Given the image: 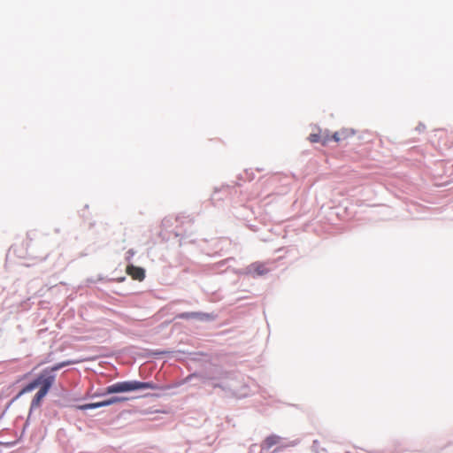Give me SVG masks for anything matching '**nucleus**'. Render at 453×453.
Here are the masks:
<instances>
[{"label":"nucleus","instance_id":"f257e3e1","mask_svg":"<svg viewBox=\"0 0 453 453\" xmlns=\"http://www.w3.org/2000/svg\"><path fill=\"white\" fill-rule=\"evenodd\" d=\"M156 389L157 386L152 382H142V381H122L112 384L105 388V391L102 395L108 394H115L120 392H128L138 389Z\"/></svg>","mask_w":453,"mask_h":453},{"label":"nucleus","instance_id":"f03ea898","mask_svg":"<svg viewBox=\"0 0 453 453\" xmlns=\"http://www.w3.org/2000/svg\"><path fill=\"white\" fill-rule=\"evenodd\" d=\"M75 363H76L75 361H65V362H63V363H60V364H58V365L52 366L50 369V371L48 369L44 370L35 380H33L32 382H30L27 386H25L20 390V392L19 393L18 395L19 396L23 394L31 392L38 386L42 387L48 377H55V375L51 374L50 372H56L64 366L70 365H73Z\"/></svg>","mask_w":453,"mask_h":453},{"label":"nucleus","instance_id":"7ed1b4c3","mask_svg":"<svg viewBox=\"0 0 453 453\" xmlns=\"http://www.w3.org/2000/svg\"><path fill=\"white\" fill-rule=\"evenodd\" d=\"M55 381V377H48L46 381L44 382V385L40 388L39 391L35 394L34 396L32 402H31V409L37 408L41 405V403L44 396L49 392L50 388L53 385Z\"/></svg>","mask_w":453,"mask_h":453},{"label":"nucleus","instance_id":"20e7f679","mask_svg":"<svg viewBox=\"0 0 453 453\" xmlns=\"http://www.w3.org/2000/svg\"><path fill=\"white\" fill-rule=\"evenodd\" d=\"M247 273L252 277L263 276L269 273V269L265 264L262 262H255L247 267Z\"/></svg>","mask_w":453,"mask_h":453},{"label":"nucleus","instance_id":"39448f33","mask_svg":"<svg viewBox=\"0 0 453 453\" xmlns=\"http://www.w3.org/2000/svg\"><path fill=\"white\" fill-rule=\"evenodd\" d=\"M126 272L133 280L142 281L145 278V271L142 267L129 265L127 266Z\"/></svg>","mask_w":453,"mask_h":453},{"label":"nucleus","instance_id":"423d86ee","mask_svg":"<svg viewBox=\"0 0 453 453\" xmlns=\"http://www.w3.org/2000/svg\"><path fill=\"white\" fill-rule=\"evenodd\" d=\"M280 441V437L275 434H272L265 438V440L263 441L262 447L264 449H269L275 444L279 443Z\"/></svg>","mask_w":453,"mask_h":453},{"label":"nucleus","instance_id":"0eeeda50","mask_svg":"<svg viewBox=\"0 0 453 453\" xmlns=\"http://www.w3.org/2000/svg\"><path fill=\"white\" fill-rule=\"evenodd\" d=\"M309 140L311 142H321L322 144H326L328 141L330 140L329 137H324L321 139L320 135L318 134H311L309 136Z\"/></svg>","mask_w":453,"mask_h":453},{"label":"nucleus","instance_id":"6e6552de","mask_svg":"<svg viewBox=\"0 0 453 453\" xmlns=\"http://www.w3.org/2000/svg\"><path fill=\"white\" fill-rule=\"evenodd\" d=\"M127 397L113 396L107 400L103 401L104 406H109L117 403L127 401Z\"/></svg>","mask_w":453,"mask_h":453},{"label":"nucleus","instance_id":"1a4fd4ad","mask_svg":"<svg viewBox=\"0 0 453 453\" xmlns=\"http://www.w3.org/2000/svg\"><path fill=\"white\" fill-rule=\"evenodd\" d=\"M104 402H98V403H86L78 406L77 408L80 410H88V409H96L99 407H104Z\"/></svg>","mask_w":453,"mask_h":453},{"label":"nucleus","instance_id":"9d476101","mask_svg":"<svg viewBox=\"0 0 453 453\" xmlns=\"http://www.w3.org/2000/svg\"><path fill=\"white\" fill-rule=\"evenodd\" d=\"M347 133L345 131H342V132H335L332 138L335 141V142H340L341 140L342 139H345L347 138Z\"/></svg>","mask_w":453,"mask_h":453},{"label":"nucleus","instance_id":"9b49d317","mask_svg":"<svg viewBox=\"0 0 453 453\" xmlns=\"http://www.w3.org/2000/svg\"><path fill=\"white\" fill-rule=\"evenodd\" d=\"M200 316L199 313L191 312V313H182L179 317L182 319H189V318H198Z\"/></svg>","mask_w":453,"mask_h":453}]
</instances>
